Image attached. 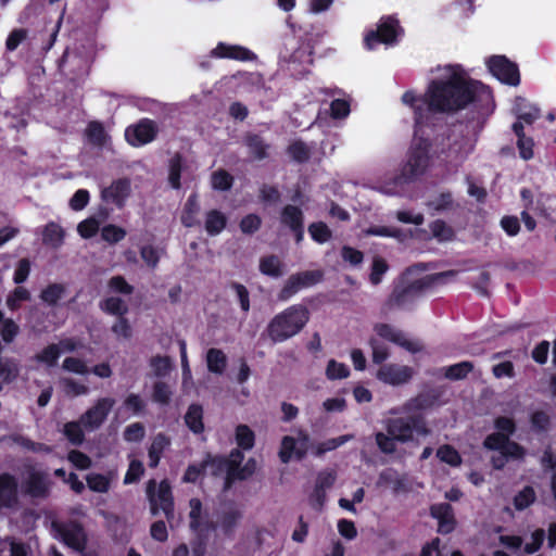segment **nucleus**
Returning a JSON list of instances; mask_svg holds the SVG:
<instances>
[{
  "mask_svg": "<svg viewBox=\"0 0 556 556\" xmlns=\"http://www.w3.org/2000/svg\"><path fill=\"white\" fill-rule=\"evenodd\" d=\"M484 92L485 86L470 79L459 65H446L441 77L429 84L425 102L430 113H455Z\"/></svg>",
  "mask_w": 556,
  "mask_h": 556,
  "instance_id": "1",
  "label": "nucleus"
},
{
  "mask_svg": "<svg viewBox=\"0 0 556 556\" xmlns=\"http://www.w3.org/2000/svg\"><path fill=\"white\" fill-rule=\"evenodd\" d=\"M309 319V312L303 305H293L271 318L266 327L269 339L276 342L286 341L298 334Z\"/></svg>",
  "mask_w": 556,
  "mask_h": 556,
  "instance_id": "2",
  "label": "nucleus"
},
{
  "mask_svg": "<svg viewBox=\"0 0 556 556\" xmlns=\"http://www.w3.org/2000/svg\"><path fill=\"white\" fill-rule=\"evenodd\" d=\"M428 162L429 155L427 146L422 142L417 143L410 149L407 162L401 169V173L394 176L390 181H386L381 185L380 190L387 194L397 193L406 184L413 181L426 172Z\"/></svg>",
  "mask_w": 556,
  "mask_h": 556,
  "instance_id": "3",
  "label": "nucleus"
},
{
  "mask_svg": "<svg viewBox=\"0 0 556 556\" xmlns=\"http://www.w3.org/2000/svg\"><path fill=\"white\" fill-rule=\"evenodd\" d=\"M495 428L497 432L489 434L483 442L485 448L503 447L507 454H510L513 459H522L525 456V448L518 443L510 441L516 426L513 419L507 417H498L495 420Z\"/></svg>",
  "mask_w": 556,
  "mask_h": 556,
  "instance_id": "4",
  "label": "nucleus"
},
{
  "mask_svg": "<svg viewBox=\"0 0 556 556\" xmlns=\"http://www.w3.org/2000/svg\"><path fill=\"white\" fill-rule=\"evenodd\" d=\"M386 430L401 443L413 441L414 432L422 437L430 434V429L420 415L390 418L386 421Z\"/></svg>",
  "mask_w": 556,
  "mask_h": 556,
  "instance_id": "5",
  "label": "nucleus"
},
{
  "mask_svg": "<svg viewBox=\"0 0 556 556\" xmlns=\"http://www.w3.org/2000/svg\"><path fill=\"white\" fill-rule=\"evenodd\" d=\"M146 492L152 516L163 511L166 519L172 520L174 518V498L168 481L163 480L157 484L155 480L151 479L147 482Z\"/></svg>",
  "mask_w": 556,
  "mask_h": 556,
  "instance_id": "6",
  "label": "nucleus"
},
{
  "mask_svg": "<svg viewBox=\"0 0 556 556\" xmlns=\"http://www.w3.org/2000/svg\"><path fill=\"white\" fill-rule=\"evenodd\" d=\"M455 270H446L438 274L425 276L421 279L416 280L409 287L404 289H396L391 294L387 305L389 308L400 307L405 304L407 299L425 289H429L435 285L444 283L447 279H452L456 276Z\"/></svg>",
  "mask_w": 556,
  "mask_h": 556,
  "instance_id": "7",
  "label": "nucleus"
},
{
  "mask_svg": "<svg viewBox=\"0 0 556 556\" xmlns=\"http://www.w3.org/2000/svg\"><path fill=\"white\" fill-rule=\"evenodd\" d=\"M323 271L307 270L291 275L278 294L280 301H287L303 288L314 286L321 281Z\"/></svg>",
  "mask_w": 556,
  "mask_h": 556,
  "instance_id": "8",
  "label": "nucleus"
},
{
  "mask_svg": "<svg viewBox=\"0 0 556 556\" xmlns=\"http://www.w3.org/2000/svg\"><path fill=\"white\" fill-rule=\"evenodd\" d=\"M115 405L112 397H101L80 416V424L86 430L93 431L102 426Z\"/></svg>",
  "mask_w": 556,
  "mask_h": 556,
  "instance_id": "9",
  "label": "nucleus"
},
{
  "mask_svg": "<svg viewBox=\"0 0 556 556\" xmlns=\"http://www.w3.org/2000/svg\"><path fill=\"white\" fill-rule=\"evenodd\" d=\"M309 437L307 433L300 431L298 438L286 435L282 438L279 451V458L283 464L291 460L292 457L301 460L307 453Z\"/></svg>",
  "mask_w": 556,
  "mask_h": 556,
  "instance_id": "10",
  "label": "nucleus"
},
{
  "mask_svg": "<svg viewBox=\"0 0 556 556\" xmlns=\"http://www.w3.org/2000/svg\"><path fill=\"white\" fill-rule=\"evenodd\" d=\"M488 66L490 72L501 81L517 86L519 84V71L516 64L511 63L503 55H495L489 59Z\"/></svg>",
  "mask_w": 556,
  "mask_h": 556,
  "instance_id": "11",
  "label": "nucleus"
},
{
  "mask_svg": "<svg viewBox=\"0 0 556 556\" xmlns=\"http://www.w3.org/2000/svg\"><path fill=\"white\" fill-rule=\"evenodd\" d=\"M52 527L62 538L63 542L77 552H83L86 547L87 535L83 527L77 522L58 523L53 522Z\"/></svg>",
  "mask_w": 556,
  "mask_h": 556,
  "instance_id": "12",
  "label": "nucleus"
},
{
  "mask_svg": "<svg viewBox=\"0 0 556 556\" xmlns=\"http://www.w3.org/2000/svg\"><path fill=\"white\" fill-rule=\"evenodd\" d=\"M156 124L148 118L141 119L138 124L129 126L125 131L127 141L139 147L153 141L157 135Z\"/></svg>",
  "mask_w": 556,
  "mask_h": 556,
  "instance_id": "13",
  "label": "nucleus"
},
{
  "mask_svg": "<svg viewBox=\"0 0 556 556\" xmlns=\"http://www.w3.org/2000/svg\"><path fill=\"white\" fill-rule=\"evenodd\" d=\"M374 330L379 337L404 348L410 353H417L422 350V344L419 341H412L407 339L402 331L395 329L389 324H376Z\"/></svg>",
  "mask_w": 556,
  "mask_h": 556,
  "instance_id": "14",
  "label": "nucleus"
},
{
  "mask_svg": "<svg viewBox=\"0 0 556 556\" xmlns=\"http://www.w3.org/2000/svg\"><path fill=\"white\" fill-rule=\"evenodd\" d=\"M413 376V368L397 364L383 365L377 371V379L391 386L404 384L408 382Z\"/></svg>",
  "mask_w": 556,
  "mask_h": 556,
  "instance_id": "15",
  "label": "nucleus"
},
{
  "mask_svg": "<svg viewBox=\"0 0 556 556\" xmlns=\"http://www.w3.org/2000/svg\"><path fill=\"white\" fill-rule=\"evenodd\" d=\"M243 517V510L240 505L233 502H227L222 505L218 514L217 525L227 535L233 533Z\"/></svg>",
  "mask_w": 556,
  "mask_h": 556,
  "instance_id": "16",
  "label": "nucleus"
},
{
  "mask_svg": "<svg viewBox=\"0 0 556 556\" xmlns=\"http://www.w3.org/2000/svg\"><path fill=\"white\" fill-rule=\"evenodd\" d=\"M131 191L130 180L128 178H121L113 181L109 187L103 188L101 198L106 203H113L122 207L129 197Z\"/></svg>",
  "mask_w": 556,
  "mask_h": 556,
  "instance_id": "17",
  "label": "nucleus"
},
{
  "mask_svg": "<svg viewBox=\"0 0 556 556\" xmlns=\"http://www.w3.org/2000/svg\"><path fill=\"white\" fill-rule=\"evenodd\" d=\"M430 514L439 521V531L450 533L455 528V518L453 507L448 503L434 504L430 508Z\"/></svg>",
  "mask_w": 556,
  "mask_h": 556,
  "instance_id": "18",
  "label": "nucleus"
},
{
  "mask_svg": "<svg viewBox=\"0 0 556 556\" xmlns=\"http://www.w3.org/2000/svg\"><path fill=\"white\" fill-rule=\"evenodd\" d=\"M281 223L288 226L300 242L303 238V212L295 205H286L281 212Z\"/></svg>",
  "mask_w": 556,
  "mask_h": 556,
  "instance_id": "19",
  "label": "nucleus"
},
{
  "mask_svg": "<svg viewBox=\"0 0 556 556\" xmlns=\"http://www.w3.org/2000/svg\"><path fill=\"white\" fill-rule=\"evenodd\" d=\"M397 21L394 18H387L377 29L376 33H370L366 37V43L369 48L374 43L380 41L384 43H392L396 37Z\"/></svg>",
  "mask_w": 556,
  "mask_h": 556,
  "instance_id": "20",
  "label": "nucleus"
},
{
  "mask_svg": "<svg viewBox=\"0 0 556 556\" xmlns=\"http://www.w3.org/2000/svg\"><path fill=\"white\" fill-rule=\"evenodd\" d=\"M51 482L46 472L33 470L27 480V492L34 497H46L49 494Z\"/></svg>",
  "mask_w": 556,
  "mask_h": 556,
  "instance_id": "21",
  "label": "nucleus"
},
{
  "mask_svg": "<svg viewBox=\"0 0 556 556\" xmlns=\"http://www.w3.org/2000/svg\"><path fill=\"white\" fill-rule=\"evenodd\" d=\"M211 55L215 58H229L240 61H249L255 59V55L250 50L240 46H227L225 43H219L215 49H213Z\"/></svg>",
  "mask_w": 556,
  "mask_h": 556,
  "instance_id": "22",
  "label": "nucleus"
},
{
  "mask_svg": "<svg viewBox=\"0 0 556 556\" xmlns=\"http://www.w3.org/2000/svg\"><path fill=\"white\" fill-rule=\"evenodd\" d=\"M17 502V483L9 475L0 477V506L12 507Z\"/></svg>",
  "mask_w": 556,
  "mask_h": 556,
  "instance_id": "23",
  "label": "nucleus"
},
{
  "mask_svg": "<svg viewBox=\"0 0 556 556\" xmlns=\"http://www.w3.org/2000/svg\"><path fill=\"white\" fill-rule=\"evenodd\" d=\"M435 397L430 395L429 393H421L417 396L408 400L401 408H395L391 410V414H401L407 413L413 414L419 410L427 409L433 405Z\"/></svg>",
  "mask_w": 556,
  "mask_h": 556,
  "instance_id": "24",
  "label": "nucleus"
},
{
  "mask_svg": "<svg viewBox=\"0 0 556 556\" xmlns=\"http://www.w3.org/2000/svg\"><path fill=\"white\" fill-rule=\"evenodd\" d=\"M65 231L56 223H48L42 229V243L52 249H59L64 242Z\"/></svg>",
  "mask_w": 556,
  "mask_h": 556,
  "instance_id": "25",
  "label": "nucleus"
},
{
  "mask_svg": "<svg viewBox=\"0 0 556 556\" xmlns=\"http://www.w3.org/2000/svg\"><path fill=\"white\" fill-rule=\"evenodd\" d=\"M29 554L30 547L15 538L0 540L1 556H29Z\"/></svg>",
  "mask_w": 556,
  "mask_h": 556,
  "instance_id": "26",
  "label": "nucleus"
},
{
  "mask_svg": "<svg viewBox=\"0 0 556 556\" xmlns=\"http://www.w3.org/2000/svg\"><path fill=\"white\" fill-rule=\"evenodd\" d=\"M243 455L240 451L236 450L231 452L229 460L224 458H210L206 459V463L204 464V467L207 468H216L217 473L227 470V479L229 480V469L230 467L239 468V464L242 460Z\"/></svg>",
  "mask_w": 556,
  "mask_h": 556,
  "instance_id": "27",
  "label": "nucleus"
},
{
  "mask_svg": "<svg viewBox=\"0 0 556 556\" xmlns=\"http://www.w3.org/2000/svg\"><path fill=\"white\" fill-rule=\"evenodd\" d=\"M402 101L410 105L415 112V121L417 124L421 123L425 118H427L429 111H427V103L425 102V94L422 98H417L413 91H406Z\"/></svg>",
  "mask_w": 556,
  "mask_h": 556,
  "instance_id": "28",
  "label": "nucleus"
},
{
  "mask_svg": "<svg viewBox=\"0 0 556 556\" xmlns=\"http://www.w3.org/2000/svg\"><path fill=\"white\" fill-rule=\"evenodd\" d=\"M260 271L266 276L278 278L283 275V263L277 255H266L260 260Z\"/></svg>",
  "mask_w": 556,
  "mask_h": 556,
  "instance_id": "29",
  "label": "nucleus"
},
{
  "mask_svg": "<svg viewBox=\"0 0 556 556\" xmlns=\"http://www.w3.org/2000/svg\"><path fill=\"white\" fill-rule=\"evenodd\" d=\"M200 212V205L198 202V195L195 193L191 194L184 207L182 214H181V223L186 227H193L195 225H199V219L197 218L198 214Z\"/></svg>",
  "mask_w": 556,
  "mask_h": 556,
  "instance_id": "30",
  "label": "nucleus"
},
{
  "mask_svg": "<svg viewBox=\"0 0 556 556\" xmlns=\"http://www.w3.org/2000/svg\"><path fill=\"white\" fill-rule=\"evenodd\" d=\"M185 422L192 432L201 433L204 429L202 406L198 404L190 405L185 415Z\"/></svg>",
  "mask_w": 556,
  "mask_h": 556,
  "instance_id": "31",
  "label": "nucleus"
},
{
  "mask_svg": "<svg viewBox=\"0 0 556 556\" xmlns=\"http://www.w3.org/2000/svg\"><path fill=\"white\" fill-rule=\"evenodd\" d=\"M226 223L227 218L222 212L212 210L206 214L205 230L211 236H216L223 231V229L226 227Z\"/></svg>",
  "mask_w": 556,
  "mask_h": 556,
  "instance_id": "32",
  "label": "nucleus"
},
{
  "mask_svg": "<svg viewBox=\"0 0 556 556\" xmlns=\"http://www.w3.org/2000/svg\"><path fill=\"white\" fill-rule=\"evenodd\" d=\"M169 445V440L162 433H159L152 441L149 448V466L156 467L164 450Z\"/></svg>",
  "mask_w": 556,
  "mask_h": 556,
  "instance_id": "33",
  "label": "nucleus"
},
{
  "mask_svg": "<svg viewBox=\"0 0 556 556\" xmlns=\"http://www.w3.org/2000/svg\"><path fill=\"white\" fill-rule=\"evenodd\" d=\"M206 363L211 372L220 375L225 370L227 357L222 350L210 349L206 353Z\"/></svg>",
  "mask_w": 556,
  "mask_h": 556,
  "instance_id": "34",
  "label": "nucleus"
},
{
  "mask_svg": "<svg viewBox=\"0 0 556 556\" xmlns=\"http://www.w3.org/2000/svg\"><path fill=\"white\" fill-rule=\"evenodd\" d=\"M11 441L12 443L14 444H17L20 446H22L23 448L27 450V451H31V452H35V453H38V452H45V453H50L51 452V448L42 443H37V442H33L31 440H29L28 438H25L23 435H20V434H13V435H10V437H2L0 439V441Z\"/></svg>",
  "mask_w": 556,
  "mask_h": 556,
  "instance_id": "35",
  "label": "nucleus"
},
{
  "mask_svg": "<svg viewBox=\"0 0 556 556\" xmlns=\"http://www.w3.org/2000/svg\"><path fill=\"white\" fill-rule=\"evenodd\" d=\"M20 375V364L14 358H0V378L4 382L14 381Z\"/></svg>",
  "mask_w": 556,
  "mask_h": 556,
  "instance_id": "36",
  "label": "nucleus"
},
{
  "mask_svg": "<svg viewBox=\"0 0 556 556\" xmlns=\"http://www.w3.org/2000/svg\"><path fill=\"white\" fill-rule=\"evenodd\" d=\"M86 136L89 142L97 147H102L105 144L108 140V135L104 130V127L99 122L89 123L86 129Z\"/></svg>",
  "mask_w": 556,
  "mask_h": 556,
  "instance_id": "37",
  "label": "nucleus"
},
{
  "mask_svg": "<svg viewBox=\"0 0 556 556\" xmlns=\"http://www.w3.org/2000/svg\"><path fill=\"white\" fill-rule=\"evenodd\" d=\"M100 308L111 315L122 317L128 313V306L119 298L111 296L100 303Z\"/></svg>",
  "mask_w": 556,
  "mask_h": 556,
  "instance_id": "38",
  "label": "nucleus"
},
{
  "mask_svg": "<svg viewBox=\"0 0 556 556\" xmlns=\"http://www.w3.org/2000/svg\"><path fill=\"white\" fill-rule=\"evenodd\" d=\"M354 437L352 434H344L338 438L329 439L325 442L318 443L314 446V453L316 456H321L326 452H330L341 446L342 444L351 441Z\"/></svg>",
  "mask_w": 556,
  "mask_h": 556,
  "instance_id": "39",
  "label": "nucleus"
},
{
  "mask_svg": "<svg viewBox=\"0 0 556 556\" xmlns=\"http://www.w3.org/2000/svg\"><path fill=\"white\" fill-rule=\"evenodd\" d=\"M65 287L61 283H51L45 288L40 293V299L48 305H56L59 300L63 296Z\"/></svg>",
  "mask_w": 556,
  "mask_h": 556,
  "instance_id": "40",
  "label": "nucleus"
},
{
  "mask_svg": "<svg viewBox=\"0 0 556 556\" xmlns=\"http://www.w3.org/2000/svg\"><path fill=\"white\" fill-rule=\"evenodd\" d=\"M182 170V156L176 153L169 161L168 181L174 189L180 188V174Z\"/></svg>",
  "mask_w": 556,
  "mask_h": 556,
  "instance_id": "41",
  "label": "nucleus"
},
{
  "mask_svg": "<svg viewBox=\"0 0 556 556\" xmlns=\"http://www.w3.org/2000/svg\"><path fill=\"white\" fill-rule=\"evenodd\" d=\"M473 369V364L471 362H460L458 364L448 366L445 369V378L450 380H460L464 379L470 371Z\"/></svg>",
  "mask_w": 556,
  "mask_h": 556,
  "instance_id": "42",
  "label": "nucleus"
},
{
  "mask_svg": "<svg viewBox=\"0 0 556 556\" xmlns=\"http://www.w3.org/2000/svg\"><path fill=\"white\" fill-rule=\"evenodd\" d=\"M83 427L80 419L78 421H71L64 426L63 433L71 443L79 445L85 439Z\"/></svg>",
  "mask_w": 556,
  "mask_h": 556,
  "instance_id": "43",
  "label": "nucleus"
},
{
  "mask_svg": "<svg viewBox=\"0 0 556 556\" xmlns=\"http://www.w3.org/2000/svg\"><path fill=\"white\" fill-rule=\"evenodd\" d=\"M60 357V346L56 344H49L46 346L40 353L35 355V359L38 363H43L50 367L56 364L58 358Z\"/></svg>",
  "mask_w": 556,
  "mask_h": 556,
  "instance_id": "44",
  "label": "nucleus"
},
{
  "mask_svg": "<svg viewBox=\"0 0 556 556\" xmlns=\"http://www.w3.org/2000/svg\"><path fill=\"white\" fill-rule=\"evenodd\" d=\"M536 496L532 486H525L520 492L516 494L514 497V506L518 510L526 509L531 504L534 503Z\"/></svg>",
  "mask_w": 556,
  "mask_h": 556,
  "instance_id": "45",
  "label": "nucleus"
},
{
  "mask_svg": "<svg viewBox=\"0 0 556 556\" xmlns=\"http://www.w3.org/2000/svg\"><path fill=\"white\" fill-rule=\"evenodd\" d=\"M245 142L251 153L256 159L262 160L267 156L268 144H266L261 137L256 135H249L245 139Z\"/></svg>",
  "mask_w": 556,
  "mask_h": 556,
  "instance_id": "46",
  "label": "nucleus"
},
{
  "mask_svg": "<svg viewBox=\"0 0 556 556\" xmlns=\"http://www.w3.org/2000/svg\"><path fill=\"white\" fill-rule=\"evenodd\" d=\"M236 441L243 450H251L254 445V432L247 425H239L236 429Z\"/></svg>",
  "mask_w": 556,
  "mask_h": 556,
  "instance_id": "47",
  "label": "nucleus"
},
{
  "mask_svg": "<svg viewBox=\"0 0 556 556\" xmlns=\"http://www.w3.org/2000/svg\"><path fill=\"white\" fill-rule=\"evenodd\" d=\"M427 205L435 212H444L454 207V201L451 192L440 193L434 199L430 200Z\"/></svg>",
  "mask_w": 556,
  "mask_h": 556,
  "instance_id": "48",
  "label": "nucleus"
},
{
  "mask_svg": "<svg viewBox=\"0 0 556 556\" xmlns=\"http://www.w3.org/2000/svg\"><path fill=\"white\" fill-rule=\"evenodd\" d=\"M211 180L214 189L229 190L232 186L233 178L228 172L218 169L212 174Z\"/></svg>",
  "mask_w": 556,
  "mask_h": 556,
  "instance_id": "49",
  "label": "nucleus"
},
{
  "mask_svg": "<svg viewBox=\"0 0 556 556\" xmlns=\"http://www.w3.org/2000/svg\"><path fill=\"white\" fill-rule=\"evenodd\" d=\"M150 366L156 377H164L172 368L170 358L161 355L153 356L150 359Z\"/></svg>",
  "mask_w": 556,
  "mask_h": 556,
  "instance_id": "50",
  "label": "nucleus"
},
{
  "mask_svg": "<svg viewBox=\"0 0 556 556\" xmlns=\"http://www.w3.org/2000/svg\"><path fill=\"white\" fill-rule=\"evenodd\" d=\"M308 232L312 238L319 243L327 242L331 238V230L321 222L311 224L308 226Z\"/></svg>",
  "mask_w": 556,
  "mask_h": 556,
  "instance_id": "51",
  "label": "nucleus"
},
{
  "mask_svg": "<svg viewBox=\"0 0 556 556\" xmlns=\"http://www.w3.org/2000/svg\"><path fill=\"white\" fill-rule=\"evenodd\" d=\"M126 236L125 229L115 225H106L101 230V237L109 243H117L122 241Z\"/></svg>",
  "mask_w": 556,
  "mask_h": 556,
  "instance_id": "52",
  "label": "nucleus"
},
{
  "mask_svg": "<svg viewBox=\"0 0 556 556\" xmlns=\"http://www.w3.org/2000/svg\"><path fill=\"white\" fill-rule=\"evenodd\" d=\"M397 440L393 438V435H390L388 432H378L376 433V443L379 447V450L384 454H392L396 451V443Z\"/></svg>",
  "mask_w": 556,
  "mask_h": 556,
  "instance_id": "53",
  "label": "nucleus"
},
{
  "mask_svg": "<svg viewBox=\"0 0 556 556\" xmlns=\"http://www.w3.org/2000/svg\"><path fill=\"white\" fill-rule=\"evenodd\" d=\"M437 456L451 466H458L462 463L457 451L450 445L441 446L437 452Z\"/></svg>",
  "mask_w": 556,
  "mask_h": 556,
  "instance_id": "54",
  "label": "nucleus"
},
{
  "mask_svg": "<svg viewBox=\"0 0 556 556\" xmlns=\"http://www.w3.org/2000/svg\"><path fill=\"white\" fill-rule=\"evenodd\" d=\"M87 484L90 490L101 493L106 492L110 488L109 479L100 473H90L87 477Z\"/></svg>",
  "mask_w": 556,
  "mask_h": 556,
  "instance_id": "55",
  "label": "nucleus"
},
{
  "mask_svg": "<svg viewBox=\"0 0 556 556\" xmlns=\"http://www.w3.org/2000/svg\"><path fill=\"white\" fill-rule=\"evenodd\" d=\"M256 469V463L250 459L242 468H235L233 466L229 469V480H244L252 476Z\"/></svg>",
  "mask_w": 556,
  "mask_h": 556,
  "instance_id": "56",
  "label": "nucleus"
},
{
  "mask_svg": "<svg viewBox=\"0 0 556 556\" xmlns=\"http://www.w3.org/2000/svg\"><path fill=\"white\" fill-rule=\"evenodd\" d=\"M61 383L63 386L65 394L70 396L87 394L89 391L88 387L80 384L71 378L62 379Z\"/></svg>",
  "mask_w": 556,
  "mask_h": 556,
  "instance_id": "57",
  "label": "nucleus"
},
{
  "mask_svg": "<svg viewBox=\"0 0 556 556\" xmlns=\"http://www.w3.org/2000/svg\"><path fill=\"white\" fill-rule=\"evenodd\" d=\"M189 506L190 528L198 530L201 526L202 503L199 498H191Z\"/></svg>",
  "mask_w": 556,
  "mask_h": 556,
  "instance_id": "58",
  "label": "nucleus"
},
{
  "mask_svg": "<svg viewBox=\"0 0 556 556\" xmlns=\"http://www.w3.org/2000/svg\"><path fill=\"white\" fill-rule=\"evenodd\" d=\"M262 219L256 214H249L240 222V229L243 233L252 235L261 227Z\"/></svg>",
  "mask_w": 556,
  "mask_h": 556,
  "instance_id": "59",
  "label": "nucleus"
},
{
  "mask_svg": "<svg viewBox=\"0 0 556 556\" xmlns=\"http://www.w3.org/2000/svg\"><path fill=\"white\" fill-rule=\"evenodd\" d=\"M433 237L441 241H447L453 237V230L443 220H435L430 225Z\"/></svg>",
  "mask_w": 556,
  "mask_h": 556,
  "instance_id": "60",
  "label": "nucleus"
},
{
  "mask_svg": "<svg viewBox=\"0 0 556 556\" xmlns=\"http://www.w3.org/2000/svg\"><path fill=\"white\" fill-rule=\"evenodd\" d=\"M326 375L329 379H342L349 376V369L344 364L331 359L328 362Z\"/></svg>",
  "mask_w": 556,
  "mask_h": 556,
  "instance_id": "61",
  "label": "nucleus"
},
{
  "mask_svg": "<svg viewBox=\"0 0 556 556\" xmlns=\"http://www.w3.org/2000/svg\"><path fill=\"white\" fill-rule=\"evenodd\" d=\"M98 230L99 222L96 218L85 219L77 226L78 233L85 239L93 237Z\"/></svg>",
  "mask_w": 556,
  "mask_h": 556,
  "instance_id": "62",
  "label": "nucleus"
},
{
  "mask_svg": "<svg viewBox=\"0 0 556 556\" xmlns=\"http://www.w3.org/2000/svg\"><path fill=\"white\" fill-rule=\"evenodd\" d=\"M549 424V415L544 410H536L531 415V426L536 431H546Z\"/></svg>",
  "mask_w": 556,
  "mask_h": 556,
  "instance_id": "63",
  "label": "nucleus"
},
{
  "mask_svg": "<svg viewBox=\"0 0 556 556\" xmlns=\"http://www.w3.org/2000/svg\"><path fill=\"white\" fill-rule=\"evenodd\" d=\"M289 153L293 160L305 162L309 159V149L302 141H296L289 147Z\"/></svg>",
  "mask_w": 556,
  "mask_h": 556,
  "instance_id": "64",
  "label": "nucleus"
}]
</instances>
